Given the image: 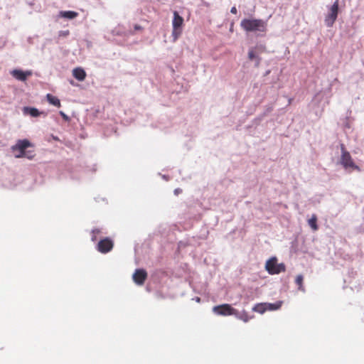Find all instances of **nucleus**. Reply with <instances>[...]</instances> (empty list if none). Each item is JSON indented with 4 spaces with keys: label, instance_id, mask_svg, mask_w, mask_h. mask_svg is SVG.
Here are the masks:
<instances>
[{
    "label": "nucleus",
    "instance_id": "7ed1b4c3",
    "mask_svg": "<svg viewBox=\"0 0 364 364\" xmlns=\"http://www.w3.org/2000/svg\"><path fill=\"white\" fill-rule=\"evenodd\" d=\"M33 146L32 144L28 139H19L16 144L11 146V151L15 153L16 151H19V153L15 154L16 158L26 157L28 159H32L34 156L33 151H28L26 149Z\"/></svg>",
    "mask_w": 364,
    "mask_h": 364
},
{
    "label": "nucleus",
    "instance_id": "4468645a",
    "mask_svg": "<svg viewBox=\"0 0 364 364\" xmlns=\"http://www.w3.org/2000/svg\"><path fill=\"white\" fill-rule=\"evenodd\" d=\"M23 112L24 114H30L33 117H37L41 114V112H40L38 109L28 107H25L23 108Z\"/></svg>",
    "mask_w": 364,
    "mask_h": 364
},
{
    "label": "nucleus",
    "instance_id": "5701e85b",
    "mask_svg": "<svg viewBox=\"0 0 364 364\" xmlns=\"http://www.w3.org/2000/svg\"><path fill=\"white\" fill-rule=\"evenodd\" d=\"M60 114L62 116L63 119H65V121H68L69 120L68 116L66 115L63 111L60 112Z\"/></svg>",
    "mask_w": 364,
    "mask_h": 364
},
{
    "label": "nucleus",
    "instance_id": "9b49d317",
    "mask_svg": "<svg viewBox=\"0 0 364 364\" xmlns=\"http://www.w3.org/2000/svg\"><path fill=\"white\" fill-rule=\"evenodd\" d=\"M341 164L346 168H358V167L355 165L351 156L349 152L342 149V155H341Z\"/></svg>",
    "mask_w": 364,
    "mask_h": 364
},
{
    "label": "nucleus",
    "instance_id": "dca6fc26",
    "mask_svg": "<svg viewBox=\"0 0 364 364\" xmlns=\"http://www.w3.org/2000/svg\"><path fill=\"white\" fill-rule=\"evenodd\" d=\"M308 224L314 231L318 230L317 216L315 214H313L311 218L309 219Z\"/></svg>",
    "mask_w": 364,
    "mask_h": 364
},
{
    "label": "nucleus",
    "instance_id": "39448f33",
    "mask_svg": "<svg viewBox=\"0 0 364 364\" xmlns=\"http://www.w3.org/2000/svg\"><path fill=\"white\" fill-rule=\"evenodd\" d=\"M183 24V18L177 11L173 12V19L172 21V37L173 41H176L182 33V26Z\"/></svg>",
    "mask_w": 364,
    "mask_h": 364
},
{
    "label": "nucleus",
    "instance_id": "9d476101",
    "mask_svg": "<svg viewBox=\"0 0 364 364\" xmlns=\"http://www.w3.org/2000/svg\"><path fill=\"white\" fill-rule=\"evenodd\" d=\"M147 272L144 269H136L133 274L132 278L134 282L139 286H141L144 284L146 279H147Z\"/></svg>",
    "mask_w": 364,
    "mask_h": 364
},
{
    "label": "nucleus",
    "instance_id": "b1692460",
    "mask_svg": "<svg viewBox=\"0 0 364 364\" xmlns=\"http://www.w3.org/2000/svg\"><path fill=\"white\" fill-rule=\"evenodd\" d=\"M230 12L233 14H236L237 12L236 7L235 6L232 7L230 9Z\"/></svg>",
    "mask_w": 364,
    "mask_h": 364
},
{
    "label": "nucleus",
    "instance_id": "f257e3e1",
    "mask_svg": "<svg viewBox=\"0 0 364 364\" xmlns=\"http://www.w3.org/2000/svg\"><path fill=\"white\" fill-rule=\"evenodd\" d=\"M241 28L246 32H254L257 36H263L267 31L265 21L258 18H244L240 22Z\"/></svg>",
    "mask_w": 364,
    "mask_h": 364
},
{
    "label": "nucleus",
    "instance_id": "20e7f679",
    "mask_svg": "<svg viewBox=\"0 0 364 364\" xmlns=\"http://www.w3.org/2000/svg\"><path fill=\"white\" fill-rule=\"evenodd\" d=\"M265 269L270 274H277L286 271V267L284 263H277V257L270 258L266 262Z\"/></svg>",
    "mask_w": 364,
    "mask_h": 364
},
{
    "label": "nucleus",
    "instance_id": "423d86ee",
    "mask_svg": "<svg viewBox=\"0 0 364 364\" xmlns=\"http://www.w3.org/2000/svg\"><path fill=\"white\" fill-rule=\"evenodd\" d=\"M339 10V0H336L329 8L328 12L325 17V23L328 27H332L337 19Z\"/></svg>",
    "mask_w": 364,
    "mask_h": 364
},
{
    "label": "nucleus",
    "instance_id": "f3484780",
    "mask_svg": "<svg viewBox=\"0 0 364 364\" xmlns=\"http://www.w3.org/2000/svg\"><path fill=\"white\" fill-rule=\"evenodd\" d=\"M267 303L257 304L252 308V311L259 314H263L267 311Z\"/></svg>",
    "mask_w": 364,
    "mask_h": 364
},
{
    "label": "nucleus",
    "instance_id": "ddd939ff",
    "mask_svg": "<svg viewBox=\"0 0 364 364\" xmlns=\"http://www.w3.org/2000/svg\"><path fill=\"white\" fill-rule=\"evenodd\" d=\"M73 77L79 81H83L86 77L85 71L81 68H76L73 70Z\"/></svg>",
    "mask_w": 364,
    "mask_h": 364
},
{
    "label": "nucleus",
    "instance_id": "f8f14e48",
    "mask_svg": "<svg viewBox=\"0 0 364 364\" xmlns=\"http://www.w3.org/2000/svg\"><path fill=\"white\" fill-rule=\"evenodd\" d=\"M11 75L20 80V81H26L28 77L31 76L32 75L31 71H23L21 70H14L11 72Z\"/></svg>",
    "mask_w": 364,
    "mask_h": 364
},
{
    "label": "nucleus",
    "instance_id": "a211bd4d",
    "mask_svg": "<svg viewBox=\"0 0 364 364\" xmlns=\"http://www.w3.org/2000/svg\"><path fill=\"white\" fill-rule=\"evenodd\" d=\"M60 16L69 19H73L76 18L78 16V14L75 11H60Z\"/></svg>",
    "mask_w": 364,
    "mask_h": 364
},
{
    "label": "nucleus",
    "instance_id": "2eb2a0df",
    "mask_svg": "<svg viewBox=\"0 0 364 364\" xmlns=\"http://www.w3.org/2000/svg\"><path fill=\"white\" fill-rule=\"evenodd\" d=\"M46 98L50 104H51L55 107H60V105H61L60 102L58 97L52 95L51 94H48L46 95Z\"/></svg>",
    "mask_w": 364,
    "mask_h": 364
},
{
    "label": "nucleus",
    "instance_id": "a878e982",
    "mask_svg": "<svg viewBox=\"0 0 364 364\" xmlns=\"http://www.w3.org/2000/svg\"><path fill=\"white\" fill-rule=\"evenodd\" d=\"M17 153H19V151H16L15 153H14V155Z\"/></svg>",
    "mask_w": 364,
    "mask_h": 364
},
{
    "label": "nucleus",
    "instance_id": "412c9836",
    "mask_svg": "<svg viewBox=\"0 0 364 364\" xmlns=\"http://www.w3.org/2000/svg\"><path fill=\"white\" fill-rule=\"evenodd\" d=\"M238 319L242 320L244 322H248L252 317L249 316L246 311H242L241 314L238 312V314L235 316Z\"/></svg>",
    "mask_w": 364,
    "mask_h": 364
},
{
    "label": "nucleus",
    "instance_id": "0eeeda50",
    "mask_svg": "<svg viewBox=\"0 0 364 364\" xmlns=\"http://www.w3.org/2000/svg\"><path fill=\"white\" fill-rule=\"evenodd\" d=\"M266 51V47L264 45H257L253 48H250L248 51V58L250 60H255V67H259L261 62V58L259 56Z\"/></svg>",
    "mask_w": 364,
    "mask_h": 364
},
{
    "label": "nucleus",
    "instance_id": "aec40b11",
    "mask_svg": "<svg viewBox=\"0 0 364 364\" xmlns=\"http://www.w3.org/2000/svg\"><path fill=\"white\" fill-rule=\"evenodd\" d=\"M267 311H274L281 308L282 301H279L274 304L267 303Z\"/></svg>",
    "mask_w": 364,
    "mask_h": 364
},
{
    "label": "nucleus",
    "instance_id": "4be33fe9",
    "mask_svg": "<svg viewBox=\"0 0 364 364\" xmlns=\"http://www.w3.org/2000/svg\"><path fill=\"white\" fill-rule=\"evenodd\" d=\"M101 233V230L99 228L93 229L91 232V240L92 242H95L97 240V236Z\"/></svg>",
    "mask_w": 364,
    "mask_h": 364
},
{
    "label": "nucleus",
    "instance_id": "6e6552de",
    "mask_svg": "<svg viewBox=\"0 0 364 364\" xmlns=\"http://www.w3.org/2000/svg\"><path fill=\"white\" fill-rule=\"evenodd\" d=\"M213 311L218 315L224 316L231 315L237 316V314H238V311L228 304L215 306L213 308Z\"/></svg>",
    "mask_w": 364,
    "mask_h": 364
},
{
    "label": "nucleus",
    "instance_id": "1a4fd4ad",
    "mask_svg": "<svg viewBox=\"0 0 364 364\" xmlns=\"http://www.w3.org/2000/svg\"><path fill=\"white\" fill-rule=\"evenodd\" d=\"M113 246V241L109 237H105L99 241L97 245V250L100 252L105 254L111 251Z\"/></svg>",
    "mask_w": 364,
    "mask_h": 364
},
{
    "label": "nucleus",
    "instance_id": "393cba45",
    "mask_svg": "<svg viewBox=\"0 0 364 364\" xmlns=\"http://www.w3.org/2000/svg\"><path fill=\"white\" fill-rule=\"evenodd\" d=\"M174 192H175V194H176V195H177V194H178L179 193H181V189H179V188H176V189L174 191Z\"/></svg>",
    "mask_w": 364,
    "mask_h": 364
},
{
    "label": "nucleus",
    "instance_id": "6ab92c4d",
    "mask_svg": "<svg viewBox=\"0 0 364 364\" xmlns=\"http://www.w3.org/2000/svg\"><path fill=\"white\" fill-rule=\"evenodd\" d=\"M304 277L301 274L297 275L295 279V282L298 286V289L301 291H305V289L303 286Z\"/></svg>",
    "mask_w": 364,
    "mask_h": 364
},
{
    "label": "nucleus",
    "instance_id": "f03ea898",
    "mask_svg": "<svg viewBox=\"0 0 364 364\" xmlns=\"http://www.w3.org/2000/svg\"><path fill=\"white\" fill-rule=\"evenodd\" d=\"M33 146L32 144L28 139H19L16 144L11 146V151L15 153L16 151H19V153L15 154L16 158L26 157L28 159H32L34 156L33 151H28L26 149Z\"/></svg>",
    "mask_w": 364,
    "mask_h": 364
}]
</instances>
